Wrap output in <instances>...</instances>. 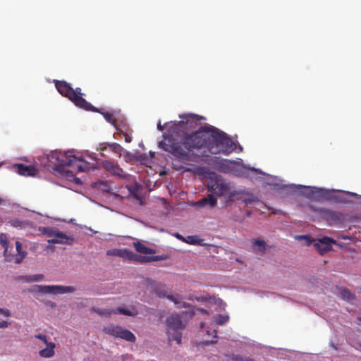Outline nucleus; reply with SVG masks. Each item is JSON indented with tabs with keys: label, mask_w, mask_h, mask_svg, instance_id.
<instances>
[{
	"label": "nucleus",
	"mask_w": 361,
	"mask_h": 361,
	"mask_svg": "<svg viewBox=\"0 0 361 361\" xmlns=\"http://www.w3.org/2000/svg\"><path fill=\"white\" fill-rule=\"evenodd\" d=\"M203 127L201 126L195 132L183 133L180 142L176 141L173 137L164 135V140L159 142V147L183 164L196 161L197 155L193 150H199L202 147L207 148L210 140L208 132L204 130Z\"/></svg>",
	"instance_id": "f257e3e1"
},
{
	"label": "nucleus",
	"mask_w": 361,
	"mask_h": 361,
	"mask_svg": "<svg viewBox=\"0 0 361 361\" xmlns=\"http://www.w3.org/2000/svg\"><path fill=\"white\" fill-rule=\"evenodd\" d=\"M49 161L56 159L54 169L61 173H63L67 178H74L73 170L66 169V167H71L75 169V172L86 171L90 169L89 164L85 161L82 158L77 157L73 154L72 152H66L63 154L54 152L49 157Z\"/></svg>",
	"instance_id": "f03ea898"
},
{
	"label": "nucleus",
	"mask_w": 361,
	"mask_h": 361,
	"mask_svg": "<svg viewBox=\"0 0 361 361\" xmlns=\"http://www.w3.org/2000/svg\"><path fill=\"white\" fill-rule=\"evenodd\" d=\"M202 129L208 132L210 137L207 149L212 154L228 155L235 150V143L225 133L212 126H204Z\"/></svg>",
	"instance_id": "7ed1b4c3"
},
{
	"label": "nucleus",
	"mask_w": 361,
	"mask_h": 361,
	"mask_svg": "<svg viewBox=\"0 0 361 361\" xmlns=\"http://www.w3.org/2000/svg\"><path fill=\"white\" fill-rule=\"evenodd\" d=\"M194 314L193 312L182 311L179 313H173L166 318V329L169 342L176 341L178 344H180L182 331Z\"/></svg>",
	"instance_id": "20e7f679"
},
{
	"label": "nucleus",
	"mask_w": 361,
	"mask_h": 361,
	"mask_svg": "<svg viewBox=\"0 0 361 361\" xmlns=\"http://www.w3.org/2000/svg\"><path fill=\"white\" fill-rule=\"evenodd\" d=\"M55 87L58 92L63 97L70 99L75 106L85 110L91 109L92 105L83 97L81 89H73L71 84L63 80H55Z\"/></svg>",
	"instance_id": "39448f33"
},
{
	"label": "nucleus",
	"mask_w": 361,
	"mask_h": 361,
	"mask_svg": "<svg viewBox=\"0 0 361 361\" xmlns=\"http://www.w3.org/2000/svg\"><path fill=\"white\" fill-rule=\"evenodd\" d=\"M179 117L181 118L180 121L171 122L169 124L165 123L168 129L167 133L164 135L173 137L178 134L180 129L190 130L195 128L199 125L202 119V117L192 114L180 115Z\"/></svg>",
	"instance_id": "423d86ee"
},
{
	"label": "nucleus",
	"mask_w": 361,
	"mask_h": 361,
	"mask_svg": "<svg viewBox=\"0 0 361 361\" xmlns=\"http://www.w3.org/2000/svg\"><path fill=\"white\" fill-rule=\"evenodd\" d=\"M0 243L1 246L4 247V255L7 261L11 262L14 261L16 264H20L22 262L23 259L27 255V252L23 250L22 244L19 241H16V248L17 254L16 256H13L11 253V250H9V242L8 240V236L6 233H1L0 235Z\"/></svg>",
	"instance_id": "0eeeda50"
},
{
	"label": "nucleus",
	"mask_w": 361,
	"mask_h": 361,
	"mask_svg": "<svg viewBox=\"0 0 361 361\" xmlns=\"http://www.w3.org/2000/svg\"><path fill=\"white\" fill-rule=\"evenodd\" d=\"M103 331L116 338H120L130 342H135L136 338L135 335L128 329H125L120 326L109 324L104 326Z\"/></svg>",
	"instance_id": "6e6552de"
},
{
	"label": "nucleus",
	"mask_w": 361,
	"mask_h": 361,
	"mask_svg": "<svg viewBox=\"0 0 361 361\" xmlns=\"http://www.w3.org/2000/svg\"><path fill=\"white\" fill-rule=\"evenodd\" d=\"M75 288L73 286H64L61 285H35L32 287V291L43 294H63L73 293Z\"/></svg>",
	"instance_id": "1a4fd4ad"
},
{
	"label": "nucleus",
	"mask_w": 361,
	"mask_h": 361,
	"mask_svg": "<svg viewBox=\"0 0 361 361\" xmlns=\"http://www.w3.org/2000/svg\"><path fill=\"white\" fill-rule=\"evenodd\" d=\"M306 190H311L312 198H317L325 200L341 201L334 191L324 188H314L305 187Z\"/></svg>",
	"instance_id": "9d476101"
},
{
	"label": "nucleus",
	"mask_w": 361,
	"mask_h": 361,
	"mask_svg": "<svg viewBox=\"0 0 361 361\" xmlns=\"http://www.w3.org/2000/svg\"><path fill=\"white\" fill-rule=\"evenodd\" d=\"M230 190L228 183L222 180H216L214 183L209 185V190L214 196L220 197L226 195Z\"/></svg>",
	"instance_id": "9b49d317"
},
{
	"label": "nucleus",
	"mask_w": 361,
	"mask_h": 361,
	"mask_svg": "<svg viewBox=\"0 0 361 361\" xmlns=\"http://www.w3.org/2000/svg\"><path fill=\"white\" fill-rule=\"evenodd\" d=\"M332 244H336V241L329 237H323L321 239H318V240L314 243V246L321 255H324L331 250Z\"/></svg>",
	"instance_id": "f8f14e48"
},
{
	"label": "nucleus",
	"mask_w": 361,
	"mask_h": 361,
	"mask_svg": "<svg viewBox=\"0 0 361 361\" xmlns=\"http://www.w3.org/2000/svg\"><path fill=\"white\" fill-rule=\"evenodd\" d=\"M108 255H114L115 256H118L124 259H127L131 262H137V255L133 252V251L128 250L127 249L119 250L114 249L112 250H109L107 252Z\"/></svg>",
	"instance_id": "ddd939ff"
},
{
	"label": "nucleus",
	"mask_w": 361,
	"mask_h": 361,
	"mask_svg": "<svg viewBox=\"0 0 361 361\" xmlns=\"http://www.w3.org/2000/svg\"><path fill=\"white\" fill-rule=\"evenodd\" d=\"M47 241L49 243L51 244H63L71 245L74 242V238L72 235H67L66 233L59 231L56 237L49 239Z\"/></svg>",
	"instance_id": "4468645a"
},
{
	"label": "nucleus",
	"mask_w": 361,
	"mask_h": 361,
	"mask_svg": "<svg viewBox=\"0 0 361 361\" xmlns=\"http://www.w3.org/2000/svg\"><path fill=\"white\" fill-rule=\"evenodd\" d=\"M157 294L159 298H167L169 300L173 302L178 308L188 307V305L186 302H183L181 300L180 296L178 295H167L165 290L159 292L157 291Z\"/></svg>",
	"instance_id": "2eb2a0df"
},
{
	"label": "nucleus",
	"mask_w": 361,
	"mask_h": 361,
	"mask_svg": "<svg viewBox=\"0 0 361 361\" xmlns=\"http://www.w3.org/2000/svg\"><path fill=\"white\" fill-rule=\"evenodd\" d=\"M267 243L259 238L251 240V251L252 252L264 255L267 251Z\"/></svg>",
	"instance_id": "dca6fc26"
},
{
	"label": "nucleus",
	"mask_w": 361,
	"mask_h": 361,
	"mask_svg": "<svg viewBox=\"0 0 361 361\" xmlns=\"http://www.w3.org/2000/svg\"><path fill=\"white\" fill-rule=\"evenodd\" d=\"M217 200L212 193L208 195L207 197H204L199 201L194 203V206L197 207H202L206 205H209L210 207H213L216 204Z\"/></svg>",
	"instance_id": "f3484780"
},
{
	"label": "nucleus",
	"mask_w": 361,
	"mask_h": 361,
	"mask_svg": "<svg viewBox=\"0 0 361 361\" xmlns=\"http://www.w3.org/2000/svg\"><path fill=\"white\" fill-rule=\"evenodd\" d=\"M19 174L26 176H34L37 173V170L32 166H25L23 164L16 165Z\"/></svg>",
	"instance_id": "a211bd4d"
},
{
	"label": "nucleus",
	"mask_w": 361,
	"mask_h": 361,
	"mask_svg": "<svg viewBox=\"0 0 361 361\" xmlns=\"http://www.w3.org/2000/svg\"><path fill=\"white\" fill-rule=\"evenodd\" d=\"M233 162L228 159H221L216 162V169L222 173H229Z\"/></svg>",
	"instance_id": "6ab92c4d"
},
{
	"label": "nucleus",
	"mask_w": 361,
	"mask_h": 361,
	"mask_svg": "<svg viewBox=\"0 0 361 361\" xmlns=\"http://www.w3.org/2000/svg\"><path fill=\"white\" fill-rule=\"evenodd\" d=\"M102 166L105 169L111 172L112 173L119 176H121L123 171L117 164L111 161H104L102 162Z\"/></svg>",
	"instance_id": "aec40b11"
},
{
	"label": "nucleus",
	"mask_w": 361,
	"mask_h": 361,
	"mask_svg": "<svg viewBox=\"0 0 361 361\" xmlns=\"http://www.w3.org/2000/svg\"><path fill=\"white\" fill-rule=\"evenodd\" d=\"M46 345L47 348L39 350V355L44 358H49L53 357L55 355L54 348L56 347V344L53 342H49V343Z\"/></svg>",
	"instance_id": "412c9836"
},
{
	"label": "nucleus",
	"mask_w": 361,
	"mask_h": 361,
	"mask_svg": "<svg viewBox=\"0 0 361 361\" xmlns=\"http://www.w3.org/2000/svg\"><path fill=\"white\" fill-rule=\"evenodd\" d=\"M133 246L135 250L141 254L150 255L156 252L155 250L148 247L140 242L133 243Z\"/></svg>",
	"instance_id": "4be33fe9"
},
{
	"label": "nucleus",
	"mask_w": 361,
	"mask_h": 361,
	"mask_svg": "<svg viewBox=\"0 0 361 361\" xmlns=\"http://www.w3.org/2000/svg\"><path fill=\"white\" fill-rule=\"evenodd\" d=\"M21 279L23 281L27 283L30 282H39L44 280V276L41 274L30 275V276H21Z\"/></svg>",
	"instance_id": "5701e85b"
},
{
	"label": "nucleus",
	"mask_w": 361,
	"mask_h": 361,
	"mask_svg": "<svg viewBox=\"0 0 361 361\" xmlns=\"http://www.w3.org/2000/svg\"><path fill=\"white\" fill-rule=\"evenodd\" d=\"M133 311L129 310L128 309H126L124 307H117L116 309H114V314H124L127 316H135L137 314V311L135 310V307H133Z\"/></svg>",
	"instance_id": "b1692460"
},
{
	"label": "nucleus",
	"mask_w": 361,
	"mask_h": 361,
	"mask_svg": "<svg viewBox=\"0 0 361 361\" xmlns=\"http://www.w3.org/2000/svg\"><path fill=\"white\" fill-rule=\"evenodd\" d=\"M203 240L197 235H188L185 237V243L190 245H203Z\"/></svg>",
	"instance_id": "393cba45"
},
{
	"label": "nucleus",
	"mask_w": 361,
	"mask_h": 361,
	"mask_svg": "<svg viewBox=\"0 0 361 361\" xmlns=\"http://www.w3.org/2000/svg\"><path fill=\"white\" fill-rule=\"evenodd\" d=\"M91 311L97 313L100 316L106 317H110L112 314H114V309H100L93 307L91 309Z\"/></svg>",
	"instance_id": "a878e982"
},
{
	"label": "nucleus",
	"mask_w": 361,
	"mask_h": 361,
	"mask_svg": "<svg viewBox=\"0 0 361 361\" xmlns=\"http://www.w3.org/2000/svg\"><path fill=\"white\" fill-rule=\"evenodd\" d=\"M340 295L342 298L347 300H351L355 298V295H353L350 291L347 288H342L340 290Z\"/></svg>",
	"instance_id": "bb28decb"
},
{
	"label": "nucleus",
	"mask_w": 361,
	"mask_h": 361,
	"mask_svg": "<svg viewBox=\"0 0 361 361\" xmlns=\"http://www.w3.org/2000/svg\"><path fill=\"white\" fill-rule=\"evenodd\" d=\"M245 194L246 195L247 197H245V199L242 200V202L245 205H247L249 204H252V203L255 202H257L258 200L257 197L254 196L252 193L245 192Z\"/></svg>",
	"instance_id": "cd10ccee"
},
{
	"label": "nucleus",
	"mask_w": 361,
	"mask_h": 361,
	"mask_svg": "<svg viewBox=\"0 0 361 361\" xmlns=\"http://www.w3.org/2000/svg\"><path fill=\"white\" fill-rule=\"evenodd\" d=\"M228 315L217 314L215 318V322L219 325H224L228 321Z\"/></svg>",
	"instance_id": "c85d7f7f"
},
{
	"label": "nucleus",
	"mask_w": 361,
	"mask_h": 361,
	"mask_svg": "<svg viewBox=\"0 0 361 361\" xmlns=\"http://www.w3.org/2000/svg\"><path fill=\"white\" fill-rule=\"evenodd\" d=\"M43 231H44V234H46L48 236L54 237V238L56 237L57 233L59 232L58 230H56L55 228H49V227L44 228Z\"/></svg>",
	"instance_id": "c756f323"
},
{
	"label": "nucleus",
	"mask_w": 361,
	"mask_h": 361,
	"mask_svg": "<svg viewBox=\"0 0 361 361\" xmlns=\"http://www.w3.org/2000/svg\"><path fill=\"white\" fill-rule=\"evenodd\" d=\"M137 263L140 264H145L152 262L151 256H142L137 255Z\"/></svg>",
	"instance_id": "7c9ffc66"
},
{
	"label": "nucleus",
	"mask_w": 361,
	"mask_h": 361,
	"mask_svg": "<svg viewBox=\"0 0 361 361\" xmlns=\"http://www.w3.org/2000/svg\"><path fill=\"white\" fill-rule=\"evenodd\" d=\"M110 149L115 153L121 154L123 147L118 143H112L109 145Z\"/></svg>",
	"instance_id": "2f4dec72"
},
{
	"label": "nucleus",
	"mask_w": 361,
	"mask_h": 361,
	"mask_svg": "<svg viewBox=\"0 0 361 361\" xmlns=\"http://www.w3.org/2000/svg\"><path fill=\"white\" fill-rule=\"evenodd\" d=\"M11 225L13 227L16 228H23L24 226V222L21 221L20 220L18 219H12L9 221Z\"/></svg>",
	"instance_id": "473e14b6"
},
{
	"label": "nucleus",
	"mask_w": 361,
	"mask_h": 361,
	"mask_svg": "<svg viewBox=\"0 0 361 361\" xmlns=\"http://www.w3.org/2000/svg\"><path fill=\"white\" fill-rule=\"evenodd\" d=\"M103 116L106 121L111 123L113 126H116V121L113 118V116L111 114H110L109 112H106V113L103 114Z\"/></svg>",
	"instance_id": "72a5a7b5"
},
{
	"label": "nucleus",
	"mask_w": 361,
	"mask_h": 361,
	"mask_svg": "<svg viewBox=\"0 0 361 361\" xmlns=\"http://www.w3.org/2000/svg\"><path fill=\"white\" fill-rule=\"evenodd\" d=\"M169 258V255L164 254L161 255L151 256L152 262L165 260Z\"/></svg>",
	"instance_id": "f704fd0d"
},
{
	"label": "nucleus",
	"mask_w": 361,
	"mask_h": 361,
	"mask_svg": "<svg viewBox=\"0 0 361 361\" xmlns=\"http://www.w3.org/2000/svg\"><path fill=\"white\" fill-rule=\"evenodd\" d=\"M35 337L37 339L41 340L45 344L49 343V342H48L47 337L45 334H36V335H35Z\"/></svg>",
	"instance_id": "c9c22d12"
},
{
	"label": "nucleus",
	"mask_w": 361,
	"mask_h": 361,
	"mask_svg": "<svg viewBox=\"0 0 361 361\" xmlns=\"http://www.w3.org/2000/svg\"><path fill=\"white\" fill-rule=\"evenodd\" d=\"M299 238H305V240H306V244L307 245H310V244H312L313 240L308 235H300L298 237Z\"/></svg>",
	"instance_id": "e433bc0d"
},
{
	"label": "nucleus",
	"mask_w": 361,
	"mask_h": 361,
	"mask_svg": "<svg viewBox=\"0 0 361 361\" xmlns=\"http://www.w3.org/2000/svg\"><path fill=\"white\" fill-rule=\"evenodd\" d=\"M0 314L4 315L5 317L11 316V312L5 308H0Z\"/></svg>",
	"instance_id": "4c0bfd02"
},
{
	"label": "nucleus",
	"mask_w": 361,
	"mask_h": 361,
	"mask_svg": "<svg viewBox=\"0 0 361 361\" xmlns=\"http://www.w3.org/2000/svg\"><path fill=\"white\" fill-rule=\"evenodd\" d=\"M8 326V322L7 321H1L0 322V328L4 329Z\"/></svg>",
	"instance_id": "58836bf2"
},
{
	"label": "nucleus",
	"mask_w": 361,
	"mask_h": 361,
	"mask_svg": "<svg viewBox=\"0 0 361 361\" xmlns=\"http://www.w3.org/2000/svg\"><path fill=\"white\" fill-rule=\"evenodd\" d=\"M123 135L125 137V141L126 142H130L132 141V137L131 136H130L128 133H123Z\"/></svg>",
	"instance_id": "ea45409f"
},
{
	"label": "nucleus",
	"mask_w": 361,
	"mask_h": 361,
	"mask_svg": "<svg viewBox=\"0 0 361 361\" xmlns=\"http://www.w3.org/2000/svg\"><path fill=\"white\" fill-rule=\"evenodd\" d=\"M175 236L180 240L183 241V242H185V237H183L182 235L179 234V233H176L175 234Z\"/></svg>",
	"instance_id": "a19ab883"
},
{
	"label": "nucleus",
	"mask_w": 361,
	"mask_h": 361,
	"mask_svg": "<svg viewBox=\"0 0 361 361\" xmlns=\"http://www.w3.org/2000/svg\"><path fill=\"white\" fill-rule=\"evenodd\" d=\"M157 129L159 130V131H163L164 130V126H161V121H159L158 123H157Z\"/></svg>",
	"instance_id": "79ce46f5"
},
{
	"label": "nucleus",
	"mask_w": 361,
	"mask_h": 361,
	"mask_svg": "<svg viewBox=\"0 0 361 361\" xmlns=\"http://www.w3.org/2000/svg\"><path fill=\"white\" fill-rule=\"evenodd\" d=\"M74 180L76 183H80V180L79 178H74Z\"/></svg>",
	"instance_id": "37998d69"
},
{
	"label": "nucleus",
	"mask_w": 361,
	"mask_h": 361,
	"mask_svg": "<svg viewBox=\"0 0 361 361\" xmlns=\"http://www.w3.org/2000/svg\"><path fill=\"white\" fill-rule=\"evenodd\" d=\"M214 341H205V342H204V345H209V344L212 343H214Z\"/></svg>",
	"instance_id": "c03bdc74"
},
{
	"label": "nucleus",
	"mask_w": 361,
	"mask_h": 361,
	"mask_svg": "<svg viewBox=\"0 0 361 361\" xmlns=\"http://www.w3.org/2000/svg\"><path fill=\"white\" fill-rule=\"evenodd\" d=\"M331 345L332 346V348L335 350H337V348L336 346L334 344V343H331Z\"/></svg>",
	"instance_id": "a18cd8bd"
},
{
	"label": "nucleus",
	"mask_w": 361,
	"mask_h": 361,
	"mask_svg": "<svg viewBox=\"0 0 361 361\" xmlns=\"http://www.w3.org/2000/svg\"><path fill=\"white\" fill-rule=\"evenodd\" d=\"M360 320H361V318H360Z\"/></svg>",
	"instance_id": "49530a36"
}]
</instances>
